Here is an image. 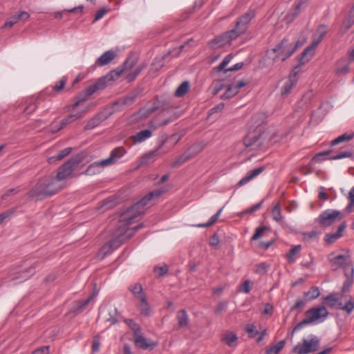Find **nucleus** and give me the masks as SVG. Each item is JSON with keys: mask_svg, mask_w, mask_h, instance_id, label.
I'll list each match as a JSON object with an SVG mask.
<instances>
[{"mask_svg": "<svg viewBox=\"0 0 354 354\" xmlns=\"http://www.w3.org/2000/svg\"><path fill=\"white\" fill-rule=\"evenodd\" d=\"M115 57L116 54L113 50H107L97 59L95 66H102L109 64Z\"/></svg>", "mask_w": 354, "mask_h": 354, "instance_id": "obj_22", "label": "nucleus"}, {"mask_svg": "<svg viewBox=\"0 0 354 354\" xmlns=\"http://www.w3.org/2000/svg\"><path fill=\"white\" fill-rule=\"evenodd\" d=\"M176 319L179 328L189 327V319L185 310H180L176 313Z\"/></svg>", "mask_w": 354, "mask_h": 354, "instance_id": "obj_27", "label": "nucleus"}, {"mask_svg": "<svg viewBox=\"0 0 354 354\" xmlns=\"http://www.w3.org/2000/svg\"><path fill=\"white\" fill-rule=\"evenodd\" d=\"M328 315L327 309L323 306L308 310L306 312V318L295 326L292 333L300 330L307 324L323 322L328 317Z\"/></svg>", "mask_w": 354, "mask_h": 354, "instance_id": "obj_7", "label": "nucleus"}, {"mask_svg": "<svg viewBox=\"0 0 354 354\" xmlns=\"http://www.w3.org/2000/svg\"><path fill=\"white\" fill-rule=\"evenodd\" d=\"M129 290L137 299L146 296L143 292L142 287L140 283H136L133 286H130Z\"/></svg>", "mask_w": 354, "mask_h": 354, "instance_id": "obj_38", "label": "nucleus"}, {"mask_svg": "<svg viewBox=\"0 0 354 354\" xmlns=\"http://www.w3.org/2000/svg\"><path fill=\"white\" fill-rule=\"evenodd\" d=\"M316 46H314V44L312 42L311 45L304 49L299 60L300 65H304L309 62L314 55Z\"/></svg>", "mask_w": 354, "mask_h": 354, "instance_id": "obj_25", "label": "nucleus"}, {"mask_svg": "<svg viewBox=\"0 0 354 354\" xmlns=\"http://www.w3.org/2000/svg\"><path fill=\"white\" fill-rule=\"evenodd\" d=\"M245 330L247 333L250 334L252 337H254L258 333L254 324H247L245 326Z\"/></svg>", "mask_w": 354, "mask_h": 354, "instance_id": "obj_63", "label": "nucleus"}, {"mask_svg": "<svg viewBox=\"0 0 354 354\" xmlns=\"http://www.w3.org/2000/svg\"><path fill=\"white\" fill-rule=\"evenodd\" d=\"M80 163V159L79 158H71L66 162H65L58 169L57 174L55 176L56 178L60 182L71 176Z\"/></svg>", "mask_w": 354, "mask_h": 354, "instance_id": "obj_11", "label": "nucleus"}, {"mask_svg": "<svg viewBox=\"0 0 354 354\" xmlns=\"http://www.w3.org/2000/svg\"><path fill=\"white\" fill-rule=\"evenodd\" d=\"M353 156L351 151H345L338 153L337 154L329 158L330 160H339L344 158H350Z\"/></svg>", "mask_w": 354, "mask_h": 354, "instance_id": "obj_54", "label": "nucleus"}, {"mask_svg": "<svg viewBox=\"0 0 354 354\" xmlns=\"http://www.w3.org/2000/svg\"><path fill=\"white\" fill-rule=\"evenodd\" d=\"M192 157H193V155H192L189 152H185L176 158V161L173 163L172 166L174 167H178V166L185 163V162L188 161Z\"/></svg>", "mask_w": 354, "mask_h": 354, "instance_id": "obj_44", "label": "nucleus"}, {"mask_svg": "<svg viewBox=\"0 0 354 354\" xmlns=\"http://www.w3.org/2000/svg\"><path fill=\"white\" fill-rule=\"evenodd\" d=\"M317 37L313 39V43L314 46H317L319 42L323 39L326 34V27L324 25H321L318 27L317 30Z\"/></svg>", "mask_w": 354, "mask_h": 354, "instance_id": "obj_41", "label": "nucleus"}, {"mask_svg": "<svg viewBox=\"0 0 354 354\" xmlns=\"http://www.w3.org/2000/svg\"><path fill=\"white\" fill-rule=\"evenodd\" d=\"M346 227V223H343L339 226L337 231L335 233H329V234H326V236H325L326 242L329 244L334 243L337 239H338L339 238H340L342 236L343 232Z\"/></svg>", "mask_w": 354, "mask_h": 354, "instance_id": "obj_26", "label": "nucleus"}, {"mask_svg": "<svg viewBox=\"0 0 354 354\" xmlns=\"http://www.w3.org/2000/svg\"><path fill=\"white\" fill-rule=\"evenodd\" d=\"M254 16L255 12L250 10L239 18L236 25L240 28L241 32H245L246 31L248 24Z\"/></svg>", "mask_w": 354, "mask_h": 354, "instance_id": "obj_17", "label": "nucleus"}, {"mask_svg": "<svg viewBox=\"0 0 354 354\" xmlns=\"http://www.w3.org/2000/svg\"><path fill=\"white\" fill-rule=\"evenodd\" d=\"M114 205L113 201L110 198H107L101 203L100 208L104 209V210L110 209L113 207Z\"/></svg>", "mask_w": 354, "mask_h": 354, "instance_id": "obj_61", "label": "nucleus"}, {"mask_svg": "<svg viewBox=\"0 0 354 354\" xmlns=\"http://www.w3.org/2000/svg\"><path fill=\"white\" fill-rule=\"evenodd\" d=\"M137 63V59L134 57H128L124 62L123 65L118 67L114 71L121 70V75L126 71L131 69Z\"/></svg>", "mask_w": 354, "mask_h": 354, "instance_id": "obj_32", "label": "nucleus"}, {"mask_svg": "<svg viewBox=\"0 0 354 354\" xmlns=\"http://www.w3.org/2000/svg\"><path fill=\"white\" fill-rule=\"evenodd\" d=\"M306 0H300L297 3L294 9L286 15V19L288 22L293 21L301 12V11L306 6Z\"/></svg>", "mask_w": 354, "mask_h": 354, "instance_id": "obj_24", "label": "nucleus"}, {"mask_svg": "<svg viewBox=\"0 0 354 354\" xmlns=\"http://www.w3.org/2000/svg\"><path fill=\"white\" fill-rule=\"evenodd\" d=\"M97 291L94 292L86 299L78 301L74 306L73 311L79 313L83 310L86 306H87L97 295Z\"/></svg>", "mask_w": 354, "mask_h": 354, "instance_id": "obj_30", "label": "nucleus"}, {"mask_svg": "<svg viewBox=\"0 0 354 354\" xmlns=\"http://www.w3.org/2000/svg\"><path fill=\"white\" fill-rule=\"evenodd\" d=\"M296 50V47H291V43L287 38H283L271 51L274 54L272 59L274 61L278 57H281L284 62L290 57Z\"/></svg>", "mask_w": 354, "mask_h": 354, "instance_id": "obj_9", "label": "nucleus"}, {"mask_svg": "<svg viewBox=\"0 0 354 354\" xmlns=\"http://www.w3.org/2000/svg\"><path fill=\"white\" fill-rule=\"evenodd\" d=\"M15 208H13L0 214V225L5 220L10 218V217L15 212Z\"/></svg>", "mask_w": 354, "mask_h": 354, "instance_id": "obj_57", "label": "nucleus"}, {"mask_svg": "<svg viewBox=\"0 0 354 354\" xmlns=\"http://www.w3.org/2000/svg\"><path fill=\"white\" fill-rule=\"evenodd\" d=\"M238 92L236 88L232 84L227 87L225 93L221 95L222 99H230L236 95Z\"/></svg>", "mask_w": 354, "mask_h": 354, "instance_id": "obj_50", "label": "nucleus"}, {"mask_svg": "<svg viewBox=\"0 0 354 354\" xmlns=\"http://www.w3.org/2000/svg\"><path fill=\"white\" fill-rule=\"evenodd\" d=\"M285 340L279 341L277 344L266 348V354H279L285 346Z\"/></svg>", "mask_w": 354, "mask_h": 354, "instance_id": "obj_35", "label": "nucleus"}, {"mask_svg": "<svg viewBox=\"0 0 354 354\" xmlns=\"http://www.w3.org/2000/svg\"><path fill=\"white\" fill-rule=\"evenodd\" d=\"M118 310L113 306H105L100 308L99 317H102L106 322L111 324L118 323Z\"/></svg>", "mask_w": 354, "mask_h": 354, "instance_id": "obj_15", "label": "nucleus"}, {"mask_svg": "<svg viewBox=\"0 0 354 354\" xmlns=\"http://www.w3.org/2000/svg\"><path fill=\"white\" fill-rule=\"evenodd\" d=\"M301 247L300 245H295L289 252L286 254L287 259L289 262H293L295 259V256L299 253Z\"/></svg>", "mask_w": 354, "mask_h": 354, "instance_id": "obj_46", "label": "nucleus"}, {"mask_svg": "<svg viewBox=\"0 0 354 354\" xmlns=\"http://www.w3.org/2000/svg\"><path fill=\"white\" fill-rule=\"evenodd\" d=\"M350 71V62L346 58L339 59L335 66V73L338 77L343 76L348 73Z\"/></svg>", "mask_w": 354, "mask_h": 354, "instance_id": "obj_18", "label": "nucleus"}, {"mask_svg": "<svg viewBox=\"0 0 354 354\" xmlns=\"http://www.w3.org/2000/svg\"><path fill=\"white\" fill-rule=\"evenodd\" d=\"M72 151L71 147H67L61 150L57 156L50 157L48 158L49 163H53L55 160H61L67 155H68Z\"/></svg>", "mask_w": 354, "mask_h": 354, "instance_id": "obj_39", "label": "nucleus"}, {"mask_svg": "<svg viewBox=\"0 0 354 354\" xmlns=\"http://www.w3.org/2000/svg\"><path fill=\"white\" fill-rule=\"evenodd\" d=\"M145 66V65H140L138 66L136 68H135L133 71L129 73L126 77L127 82H131L133 81L136 79V77L140 73V72L142 71Z\"/></svg>", "mask_w": 354, "mask_h": 354, "instance_id": "obj_48", "label": "nucleus"}, {"mask_svg": "<svg viewBox=\"0 0 354 354\" xmlns=\"http://www.w3.org/2000/svg\"><path fill=\"white\" fill-rule=\"evenodd\" d=\"M189 89V82L188 81L183 82L176 90L175 96L180 97L184 96Z\"/></svg>", "mask_w": 354, "mask_h": 354, "instance_id": "obj_40", "label": "nucleus"}, {"mask_svg": "<svg viewBox=\"0 0 354 354\" xmlns=\"http://www.w3.org/2000/svg\"><path fill=\"white\" fill-rule=\"evenodd\" d=\"M264 139L262 135L258 131L250 132L243 139V143L245 147L251 150H257L261 147Z\"/></svg>", "mask_w": 354, "mask_h": 354, "instance_id": "obj_14", "label": "nucleus"}, {"mask_svg": "<svg viewBox=\"0 0 354 354\" xmlns=\"http://www.w3.org/2000/svg\"><path fill=\"white\" fill-rule=\"evenodd\" d=\"M223 211V208H221L217 212L216 214H215L214 215H213L210 218L209 220L207 222V223H200V224H197L195 226L197 227H210L212 225H213L218 220V218L221 214Z\"/></svg>", "mask_w": 354, "mask_h": 354, "instance_id": "obj_37", "label": "nucleus"}, {"mask_svg": "<svg viewBox=\"0 0 354 354\" xmlns=\"http://www.w3.org/2000/svg\"><path fill=\"white\" fill-rule=\"evenodd\" d=\"M164 192H165L164 189H157L149 192L138 202L122 213L120 216L119 221H121L122 224H124L126 226L129 227V225L135 221L136 218L144 212V207L146 206L150 201L158 198Z\"/></svg>", "mask_w": 354, "mask_h": 354, "instance_id": "obj_2", "label": "nucleus"}, {"mask_svg": "<svg viewBox=\"0 0 354 354\" xmlns=\"http://www.w3.org/2000/svg\"><path fill=\"white\" fill-rule=\"evenodd\" d=\"M180 139L181 136L177 133L172 134L170 137H166L165 139L162 140L160 145L156 149L145 154L142 157L141 163L147 164L150 160L154 158L158 154V151L165 143L170 142L171 143V147H173L180 141Z\"/></svg>", "mask_w": 354, "mask_h": 354, "instance_id": "obj_13", "label": "nucleus"}, {"mask_svg": "<svg viewBox=\"0 0 354 354\" xmlns=\"http://www.w3.org/2000/svg\"><path fill=\"white\" fill-rule=\"evenodd\" d=\"M109 116V115L104 112H100L97 113L96 115H95L93 118H92L87 122L84 127V129L90 130L94 129L95 127L100 125V124L102 122L106 120Z\"/></svg>", "mask_w": 354, "mask_h": 354, "instance_id": "obj_19", "label": "nucleus"}, {"mask_svg": "<svg viewBox=\"0 0 354 354\" xmlns=\"http://www.w3.org/2000/svg\"><path fill=\"white\" fill-rule=\"evenodd\" d=\"M62 188L56 177L48 176L39 180L30 192L31 197L41 199L57 193Z\"/></svg>", "mask_w": 354, "mask_h": 354, "instance_id": "obj_4", "label": "nucleus"}, {"mask_svg": "<svg viewBox=\"0 0 354 354\" xmlns=\"http://www.w3.org/2000/svg\"><path fill=\"white\" fill-rule=\"evenodd\" d=\"M343 215L340 211L328 209L319 216L318 221L320 225L329 227L333 223L341 221Z\"/></svg>", "mask_w": 354, "mask_h": 354, "instance_id": "obj_12", "label": "nucleus"}, {"mask_svg": "<svg viewBox=\"0 0 354 354\" xmlns=\"http://www.w3.org/2000/svg\"><path fill=\"white\" fill-rule=\"evenodd\" d=\"M225 32L229 37L230 41L236 39L239 35L244 33L243 32H241L240 28L236 25L234 29Z\"/></svg>", "mask_w": 354, "mask_h": 354, "instance_id": "obj_47", "label": "nucleus"}, {"mask_svg": "<svg viewBox=\"0 0 354 354\" xmlns=\"http://www.w3.org/2000/svg\"><path fill=\"white\" fill-rule=\"evenodd\" d=\"M324 301L332 308H338V299L336 297V295L334 293L330 294L327 297L324 298Z\"/></svg>", "mask_w": 354, "mask_h": 354, "instance_id": "obj_45", "label": "nucleus"}, {"mask_svg": "<svg viewBox=\"0 0 354 354\" xmlns=\"http://www.w3.org/2000/svg\"><path fill=\"white\" fill-rule=\"evenodd\" d=\"M124 322L129 326V328L133 330V336H135L136 335H137L138 333L140 332V328L139 325L138 324H136L133 319H125Z\"/></svg>", "mask_w": 354, "mask_h": 354, "instance_id": "obj_52", "label": "nucleus"}, {"mask_svg": "<svg viewBox=\"0 0 354 354\" xmlns=\"http://www.w3.org/2000/svg\"><path fill=\"white\" fill-rule=\"evenodd\" d=\"M320 295L319 290L317 287H311L310 290L305 293V296L309 300L317 298Z\"/></svg>", "mask_w": 354, "mask_h": 354, "instance_id": "obj_49", "label": "nucleus"}, {"mask_svg": "<svg viewBox=\"0 0 354 354\" xmlns=\"http://www.w3.org/2000/svg\"><path fill=\"white\" fill-rule=\"evenodd\" d=\"M233 55L232 54H229L225 57L221 63L217 66V70L218 71H221L225 69V66L230 62L232 59Z\"/></svg>", "mask_w": 354, "mask_h": 354, "instance_id": "obj_56", "label": "nucleus"}, {"mask_svg": "<svg viewBox=\"0 0 354 354\" xmlns=\"http://www.w3.org/2000/svg\"><path fill=\"white\" fill-rule=\"evenodd\" d=\"M319 345V340L316 336L310 339H304L302 342L298 343L292 349V352L297 354H308L316 351Z\"/></svg>", "mask_w": 354, "mask_h": 354, "instance_id": "obj_10", "label": "nucleus"}, {"mask_svg": "<svg viewBox=\"0 0 354 354\" xmlns=\"http://www.w3.org/2000/svg\"><path fill=\"white\" fill-rule=\"evenodd\" d=\"M107 12H108V10L105 8H102L100 10H99L95 15V18L93 19V23L102 19Z\"/></svg>", "mask_w": 354, "mask_h": 354, "instance_id": "obj_62", "label": "nucleus"}, {"mask_svg": "<svg viewBox=\"0 0 354 354\" xmlns=\"http://www.w3.org/2000/svg\"><path fill=\"white\" fill-rule=\"evenodd\" d=\"M121 70L111 71L106 75L99 78L95 83L86 88L85 90L86 97L80 98L75 102L73 105V108H75L81 102L86 100V97L93 95L97 91L104 89L107 86L108 82L118 80L121 76Z\"/></svg>", "mask_w": 354, "mask_h": 354, "instance_id": "obj_5", "label": "nucleus"}, {"mask_svg": "<svg viewBox=\"0 0 354 354\" xmlns=\"http://www.w3.org/2000/svg\"><path fill=\"white\" fill-rule=\"evenodd\" d=\"M40 97H31L29 100L28 104L24 109V112L27 114H31L33 113L38 107V104L40 102Z\"/></svg>", "mask_w": 354, "mask_h": 354, "instance_id": "obj_34", "label": "nucleus"}, {"mask_svg": "<svg viewBox=\"0 0 354 354\" xmlns=\"http://www.w3.org/2000/svg\"><path fill=\"white\" fill-rule=\"evenodd\" d=\"M133 337L136 346L142 349L153 348L156 346L153 341L146 339L141 335L140 332L133 336Z\"/></svg>", "mask_w": 354, "mask_h": 354, "instance_id": "obj_21", "label": "nucleus"}, {"mask_svg": "<svg viewBox=\"0 0 354 354\" xmlns=\"http://www.w3.org/2000/svg\"><path fill=\"white\" fill-rule=\"evenodd\" d=\"M338 308L345 310L348 314H350L354 310V300L349 296L348 300L346 301L345 305L342 303L338 304Z\"/></svg>", "mask_w": 354, "mask_h": 354, "instance_id": "obj_42", "label": "nucleus"}, {"mask_svg": "<svg viewBox=\"0 0 354 354\" xmlns=\"http://www.w3.org/2000/svg\"><path fill=\"white\" fill-rule=\"evenodd\" d=\"M138 308L140 313L145 316H149L151 315V310L147 301L146 296L138 299Z\"/></svg>", "mask_w": 354, "mask_h": 354, "instance_id": "obj_31", "label": "nucleus"}, {"mask_svg": "<svg viewBox=\"0 0 354 354\" xmlns=\"http://www.w3.org/2000/svg\"><path fill=\"white\" fill-rule=\"evenodd\" d=\"M267 230L268 228L266 226H261L259 227H257L255 230L254 234L252 236L251 240H258L259 239L263 236L264 232L266 231Z\"/></svg>", "mask_w": 354, "mask_h": 354, "instance_id": "obj_53", "label": "nucleus"}, {"mask_svg": "<svg viewBox=\"0 0 354 354\" xmlns=\"http://www.w3.org/2000/svg\"><path fill=\"white\" fill-rule=\"evenodd\" d=\"M121 70L111 71L106 75L99 78L95 83L86 88L85 90L86 97L80 98L75 102L73 105V108H75L81 102L86 100V97L93 95L97 91L104 89L107 86L108 82L118 80L121 76Z\"/></svg>", "mask_w": 354, "mask_h": 354, "instance_id": "obj_6", "label": "nucleus"}, {"mask_svg": "<svg viewBox=\"0 0 354 354\" xmlns=\"http://www.w3.org/2000/svg\"><path fill=\"white\" fill-rule=\"evenodd\" d=\"M162 106L161 102L158 100V99H156V100L153 102V105L151 107L145 106L141 108L138 113H136V115L139 118H146L149 117L152 113H153L155 111L160 108Z\"/></svg>", "mask_w": 354, "mask_h": 354, "instance_id": "obj_20", "label": "nucleus"}, {"mask_svg": "<svg viewBox=\"0 0 354 354\" xmlns=\"http://www.w3.org/2000/svg\"><path fill=\"white\" fill-rule=\"evenodd\" d=\"M136 93H131L123 98V104L130 105L136 100Z\"/></svg>", "mask_w": 354, "mask_h": 354, "instance_id": "obj_58", "label": "nucleus"}, {"mask_svg": "<svg viewBox=\"0 0 354 354\" xmlns=\"http://www.w3.org/2000/svg\"><path fill=\"white\" fill-rule=\"evenodd\" d=\"M328 259L334 270L342 268L344 270L346 281H344L342 290L346 292L349 290L353 283L354 268L351 260L348 256L344 254L335 255L330 253Z\"/></svg>", "mask_w": 354, "mask_h": 354, "instance_id": "obj_3", "label": "nucleus"}, {"mask_svg": "<svg viewBox=\"0 0 354 354\" xmlns=\"http://www.w3.org/2000/svg\"><path fill=\"white\" fill-rule=\"evenodd\" d=\"M227 301H221L218 304L215 308V313L217 315L221 314L223 311H225L227 308Z\"/></svg>", "mask_w": 354, "mask_h": 354, "instance_id": "obj_60", "label": "nucleus"}, {"mask_svg": "<svg viewBox=\"0 0 354 354\" xmlns=\"http://www.w3.org/2000/svg\"><path fill=\"white\" fill-rule=\"evenodd\" d=\"M152 132L153 129H145L140 131L132 136V140L134 143H140L144 142L152 136Z\"/></svg>", "mask_w": 354, "mask_h": 354, "instance_id": "obj_28", "label": "nucleus"}, {"mask_svg": "<svg viewBox=\"0 0 354 354\" xmlns=\"http://www.w3.org/2000/svg\"><path fill=\"white\" fill-rule=\"evenodd\" d=\"M66 82V77L65 76L62 77V78L53 86V91L56 93H60L63 91Z\"/></svg>", "mask_w": 354, "mask_h": 354, "instance_id": "obj_51", "label": "nucleus"}, {"mask_svg": "<svg viewBox=\"0 0 354 354\" xmlns=\"http://www.w3.org/2000/svg\"><path fill=\"white\" fill-rule=\"evenodd\" d=\"M142 227V224H139L133 227H129L126 226L124 224H122L121 221H118L117 229L113 234L114 239L104 245L100 250V252L102 254L101 258L104 259L106 256L110 254L113 250L120 247L122 243L130 239Z\"/></svg>", "mask_w": 354, "mask_h": 354, "instance_id": "obj_1", "label": "nucleus"}, {"mask_svg": "<svg viewBox=\"0 0 354 354\" xmlns=\"http://www.w3.org/2000/svg\"><path fill=\"white\" fill-rule=\"evenodd\" d=\"M229 37L226 32L215 37L210 43L212 48H220L224 46L227 44H230Z\"/></svg>", "mask_w": 354, "mask_h": 354, "instance_id": "obj_29", "label": "nucleus"}, {"mask_svg": "<svg viewBox=\"0 0 354 354\" xmlns=\"http://www.w3.org/2000/svg\"><path fill=\"white\" fill-rule=\"evenodd\" d=\"M237 336L234 332H227L223 335L221 340L224 342L227 346L233 347L236 345L237 341Z\"/></svg>", "mask_w": 354, "mask_h": 354, "instance_id": "obj_33", "label": "nucleus"}, {"mask_svg": "<svg viewBox=\"0 0 354 354\" xmlns=\"http://www.w3.org/2000/svg\"><path fill=\"white\" fill-rule=\"evenodd\" d=\"M153 271L157 274L161 276V275L165 274L168 271V268H167V266H158V267H155L153 268Z\"/></svg>", "mask_w": 354, "mask_h": 354, "instance_id": "obj_64", "label": "nucleus"}, {"mask_svg": "<svg viewBox=\"0 0 354 354\" xmlns=\"http://www.w3.org/2000/svg\"><path fill=\"white\" fill-rule=\"evenodd\" d=\"M125 153L126 151L123 147H117L111 152L109 158L102 160L94 162L90 165L86 169V172L89 174H95V169L96 168L104 167L114 164L118 161V160L122 158Z\"/></svg>", "mask_w": 354, "mask_h": 354, "instance_id": "obj_8", "label": "nucleus"}, {"mask_svg": "<svg viewBox=\"0 0 354 354\" xmlns=\"http://www.w3.org/2000/svg\"><path fill=\"white\" fill-rule=\"evenodd\" d=\"M353 133H344L339 136H338L337 138H336L335 139H334L333 140H332L331 142V145L332 146H334V145H337L341 142H346V141H349L351 140H352L353 138Z\"/></svg>", "mask_w": 354, "mask_h": 354, "instance_id": "obj_43", "label": "nucleus"}, {"mask_svg": "<svg viewBox=\"0 0 354 354\" xmlns=\"http://www.w3.org/2000/svg\"><path fill=\"white\" fill-rule=\"evenodd\" d=\"M100 335H96L93 337V344H92V352L97 353L100 350Z\"/></svg>", "mask_w": 354, "mask_h": 354, "instance_id": "obj_55", "label": "nucleus"}, {"mask_svg": "<svg viewBox=\"0 0 354 354\" xmlns=\"http://www.w3.org/2000/svg\"><path fill=\"white\" fill-rule=\"evenodd\" d=\"M272 218L278 223H283V216H282L281 206L279 203L274 206L272 210Z\"/></svg>", "mask_w": 354, "mask_h": 354, "instance_id": "obj_36", "label": "nucleus"}, {"mask_svg": "<svg viewBox=\"0 0 354 354\" xmlns=\"http://www.w3.org/2000/svg\"><path fill=\"white\" fill-rule=\"evenodd\" d=\"M299 65L295 66L291 73L290 74L288 80L286 82L284 86L282 87L281 93L282 95H286L290 93L292 88L296 85L297 78V68Z\"/></svg>", "mask_w": 354, "mask_h": 354, "instance_id": "obj_16", "label": "nucleus"}, {"mask_svg": "<svg viewBox=\"0 0 354 354\" xmlns=\"http://www.w3.org/2000/svg\"><path fill=\"white\" fill-rule=\"evenodd\" d=\"M265 170V167H259L258 168H256L252 171H250L249 173L247 174V175L243 177L242 179H241L237 185L239 187H241L248 183H249L250 180L256 178L257 176H259L260 174H261Z\"/></svg>", "mask_w": 354, "mask_h": 354, "instance_id": "obj_23", "label": "nucleus"}, {"mask_svg": "<svg viewBox=\"0 0 354 354\" xmlns=\"http://www.w3.org/2000/svg\"><path fill=\"white\" fill-rule=\"evenodd\" d=\"M18 21H19V18L18 17L17 15H15L8 19L4 26L5 27H7V26L12 27L15 24H17Z\"/></svg>", "mask_w": 354, "mask_h": 354, "instance_id": "obj_59", "label": "nucleus"}]
</instances>
